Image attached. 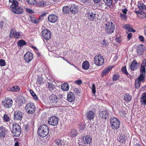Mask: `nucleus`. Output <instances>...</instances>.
Returning <instances> with one entry per match:
<instances>
[{
	"mask_svg": "<svg viewBox=\"0 0 146 146\" xmlns=\"http://www.w3.org/2000/svg\"><path fill=\"white\" fill-rule=\"evenodd\" d=\"M49 128L47 125H43L39 126L37 131L38 135L41 138H44L48 135Z\"/></svg>",
	"mask_w": 146,
	"mask_h": 146,
	"instance_id": "f257e3e1",
	"label": "nucleus"
},
{
	"mask_svg": "<svg viewBox=\"0 0 146 146\" xmlns=\"http://www.w3.org/2000/svg\"><path fill=\"white\" fill-rule=\"evenodd\" d=\"M110 126L113 129L117 130L119 129L120 125L119 120L117 117H111L110 120Z\"/></svg>",
	"mask_w": 146,
	"mask_h": 146,
	"instance_id": "f03ea898",
	"label": "nucleus"
},
{
	"mask_svg": "<svg viewBox=\"0 0 146 146\" xmlns=\"http://www.w3.org/2000/svg\"><path fill=\"white\" fill-rule=\"evenodd\" d=\"M12 133L13 135L16 137L19 136L21 133V129L19 125L17 123H14L12 125Z\"/></svg>",
	"mask_w": 146,
	"mask_h": 146,
	"instance_id": "7ed1b4c3",
	"label": "nucleus"
},
{
	"mask_svg": "<svg viewBox=\"0 0 146 146\" xmlns=\"http://www.w3.org/2000/svg\"><path fill=\"white\" fill-rule=\"evenodd\" d=\"M105 30L107 34H111L114 31L115 26L112 22H106L105 24Z\"/></svg>",
	"mask_w": 146,
	"mask_h": 146,
	"instance_id": "20e7f679",
	"label": "nucleus"
},
{
	"mask_svg": "<svg viewBox=\"0 0 146 146\" xmlns=\"http://www.w3.org/2000/svg\"><path fill=\"white\" fill-rule=\"evenodd\" d=\"M94 60V64L98 66H102L104 63V60L103 56L100 54H98L95 56Z\"/></svg>",
	"mask_w": 146,
	"mask_h": 146,
	"instance_id": "39448f33",
	"label": "nucleus"
},
{
	"mask_svg": "<svg viewBox=\"0 0 146 146\" xmlns=\"http://www.w3.org/2000/svg\"><path fill=\"white\" fill-rule=\"evenodd\" d=\"M25 109L27 113L32 114L35 112L36 108L33 103L30 102L26 104Z\"/></svg>",
	"mask_w": 146,
	"mask_h": 146,
	"instance_id": "423d86ee",
	"label": "nucleus"
},
{
	"mask_svg": "<svg viewBox=\"0 0 146 146\" xmlns=\"http://www.w3.org/2000/svg\"><path fill=\"white\" fill-rule=\"evenodd\" d=\"M2 103L4 107L9 108L12 106L13 101L11 99L9 98H6L4 100L2 101Z\"/></svg>",
	"mask_w": 146,
	"mask_h": 146,
	"instance_id": "0eeeda50",
	"label": "nucleus"
},
{
	"mask_svg": "<svg viewBox=\"0 0 146 146\" xmlns=\"http://www.w3.org/2000/svg\"><path fill=\"white\" fill-rule=\"evenodd\" d=\"M23 117V113L19 110H14L13 119L14 121H20Z\"/></svg>",
	"mask_w": 146,
	"mask_h": 146,
	"instance_id": "6e6552de",
	"label": "nucleus"
},
{
	"mask_svg": "<svg viewBox=\"0 0 146 146\" xmlns=\"http://www.w3.org/2000/svg\"><path fill=\"white\" fill-rule=\"evenodd\" d=\"M109 113L107 110H104L99 112L98 116L101 120L105 121L109 117Z\"/></svg>",
	"mask_w": 146,
	"mask_h": 146,
	"instance_id": "1a4fd4ad",
	"label": "nucleus"
},
{
	"mask_svg": "<svg viewBox=\"0 0 146 146\" xmlns=\"http://www.w3.org/2000/svg\"><path fill=\"white\" fill-rule=\"evenodd\" d=\"M59 118L55 116H52L49 118L48 122L50 125L53 126L57 125Z\"/></svg>",
	"mask_w": 146,
	"mask_h": 146,
	"instance_id": "9d476101",
	"label": "nucleus"
},
{
	"mask_svg": "<svg viewBox=\"0 0 146 146\" xmlns=\"http://www.w3.org/2000/svg\"><path fill=\"white\" fill-rule=\"evenodd\" d=\"M21 35L19 32L16 31L15 29H11L9 34V36L10 38L15 37L18 38Z\"/></svg>",
	"mask_w": 146,
	"mask_h": 146,
	"instance_id": "9b49d317",
	"label": "nucleus"
},
{
	"mask_svg": "<svg viewBox=\"0 0 146 146\" xmlns=\"http://www.w3.org/2000/svg\"><path fill=\"white\" fill-rule=\"evenodd\" d=\"M42 35L43 38L46 40H49L51 37V34L48 29H44L42 32Z\"/></svg>",
	"mask_w": 146,
	"mask_h": 146,
	"instance_id": "f8f14e48",
	"label": "nucleus"
},
{
	"mask_svg": "<svg viewBox=\"0 0 146 146\" xmlns=\"http://www.w3.org/2000/svg\"><path fill=\"white\" fill-rule=\"evenodd\" d=\"M69 9L70 11L74 15L77 14L79 11L78 7L75 4H72Z\"/></svg>",
	"mask_w": 146,
	"mask_h": 146,
	"instance_id": "ddd939ff",
	"label": "nucleus"
},
{
	"mask_svg": "<svg viewBox=\"0 0 146 146\" xmlns=\"http://www.w3.org/2000/svg\"><path fill=\"white\" fill-rule=\"evenodd\" d=\"M24 58L26 62H29L33 59V55L32 53L28 52L24 55Z\"/></svg>",
	"mask_w": 146,
	"mask_h": 146,
	"instance_id": "4468645a",
	"label": "nucleus"
},
{
	"mask_svg": "<svg viewBox=\"0 0 146 146\" xmlns=\"http://www.w3.org/2000/svg\"><path fill=\"white\" fill-rule=\"evenodd\" d=\"M8 130L6 128L1 126L0 127V137L1 138H4L8 133Z\"/></svg>",
	"mask_w": 146,
	"mask_h": 146,
	"instance_id": "2eb2a0df",
	"label": "nucleus"
},
{
	"mask_svg": "<svg viewBox=\"0 0 146 146\" xmlns=\"http://www.w3.org/2000/svg\"><path fill=\"white\" fill-rule=\"evenodd\" d=\"M86 14L87 17L90 21H92L96 19V14L93 13L91 11H88Z\"/></svg>",
	"mask_w": 146,
	"mask_h": 146,
	"instance_id": "dca6fc26",
	"label": "nucleus"
},
{
	"mask_svg": "<svg viewBox=\"0 0 146 146\" xmlns=\"http://www.w3.org/2000/svg\"><path fill=\"white\" fill-rule=\"evenodd\" d=\"M11 11L14 13L17 14H22L24 11L22 8L18 6L15 7H13Z\"/></svg>",
	"mask_w": 146,
	"mask_h": 146,
	"instance_id": "f3484780",
	"label": "nucleus"
},
{
	"mask_svg": "<svg viewBox=\"0 0 146 146\" xmlns=\"http://www.w3.org/2000/svg\"><path fill=\"white\" fill-rule=\"evenodd\" d=\"M50 100L51 103L54 105L58 102L59 98L55 94H52L50 97Z\"/></svg>",
	"mask_w": 146,
	"mask_h": 146,
	"instance_id": "a211bd4d",
	"label": "nucleus"
},
{
	"mask_svg": "<svg viewBox=\"0 0 146 146\" xmlns=\"http://www.w3.org/2000/svg\"><path fill=\"white\" fill-rule=\"evenodd\" d=\"M57 20L58 17L55 15L51 14L48 17V20L51 23H55L57 21Z\"/></svg>",
	"mask_w": 146,
	"mask_h": 146,
	"instance_id": "6ab92c4d",
	"label": "nucleus"
},
{
	"mask_svg": "<svg viewBox=\"0 0 146 146\" xmlns=\"http://www.w3.org/2000/svg\"><path fill=\"white\" fill-rule=\"evenodd\" d=\"M75 96L74 93L71 92L68 93L67 100L70 102H73L75 100Z\"/></svg>",
	"mask_w": 146,
	"mask_h": 146,
	"instance_id": "aec40b11",
	"label": "nucleus"
},
{
	"mask_svg": "<svg viewBox=\"0 0 146 146\" xmlns=\"http://www.w3.org/2000/svg\"><path fill=\"white\" fill-rule=\"evenodd\" d=\"M112 67L111 66H109L105 68L103 70L101 74V76L103 77L107 75L110 72V70L112 69Z\"/></svg>",
	"mask_w": 146,
	"mask_h": 146,
	"instance_id": "412c9836",
	"label": "nucleus"
},
{
	"mask_svg": "<svg viewBox=\"0 0 146 146\" xmlns=\"http://www.w3.org/2000/svg\"><path fill=\"white\" fill-rule=\"evenodd\" d=\"M127 139V136L123 134H121L119 138L117 139L119 141L124 144H125Z\"/></svg>",
	"mask_w": 146,
	"mask_h": 146,
	"instance_id": "4be33fe9",
	"label": "nucleus"
},
{
	"mask_svg": "<svg viewBox=\"0 0 146 146\" xmlns=\"http://www.w3.org/2000/svg\"><path fill=\"white\" fill-rule=\"evenodd\" d=\"M123 27L129 32H135L136 31L129 24L125 25Z\"/></svg>",
	"mask_w": 146,
	"mask_h": 146,
	"instance_id": "5701e85b",
	"label": "nucleus"
},
{
	"mask_svg": "<svg viewBox=\"0 0 146 146\" xmlns=\"http://www.w3.org/2000/svg\"><path fill=\"white\" fill-rule=\"evenodd\" d=\"M83 140L85 144H90L92 140V138L90 135H86L83 137Z\"/></svg>",
	"mask_w": 146,
	"mask_h": 146,
	"instance_id": "b1692460",
	"label": "nucleus"
},
{
	"mask_svg": "<svg viewBox=\"0 0 146 146\" xmlns=\"http://www.w3.org/2000/svg\"><path fill=\"white\" fill-rule=\"evenodd\" d=\"M138 67V64L135 60H134L131 63L130 67L131 70H136Z\"/></svg>",
	"mask_w": 146,
	"mask_h": 146,
	"instance_id": "393cba45",
	"label": "nucleus"
},
{
	"mask_svg": "<svg viewBox=\"0 0 146 146\" xmlns=\"http://www.w3.org/2000/svg\"><path fill=\"white\" fill-rule=\"evenodd\" d=\"M86 117L87 118L91 120L93 119L95 116V113L92 111H89L86 114Z\"/></svg>",
	"mask_w": 146,
	"mask_h": 146,
	"instance_id": "a878e982",
	"label": "nucleus"
},
{
	"mask_svg": "<svg viewBox=\"0 0 146 146\" xmlns=\"http://www.w3.org/2000/svg\"><path fill=\"white\" fill-rule=\"evenodd\" d=\"M78 133L77 131L75 129H72L70 132L69 133V136L72 137H76Z\"/></svg>",
	"mask_w": 146,
	"mask_h": 146,
	"instance_id": "bb28decb",
	"label": "nucleus"
},
{
	"mask_svg": "<svg viewBox=\"0 0 146 146\" xmlns=\"http://www.w3.org/2000/svg\"><path fill=\"white\" fill-rule=\"evenodd\" d=\"M145 46L143 44L139 45L137 48V53L139 54H141L144 51Z\"/></svg>",
	"mask_w": 146,
	"mask_h": 146,
	"instance_id": "cd10ccee",
	"label": "nucleus"
},
{
	"mask_svg": "<svg viewBox=\"0 0 146 146\" xmlns=\"http://www.w3.org/2000/svg\"><path fill=\"white\" fill-rule=\"evenodd\" d=\"M132 99V96L129 94L126 93L124 95V100L126 102H129Z\"/></svg>",
	"mask_w": 146,
	"mask_h": 146,
	"instance_id": "c85d7f7f",
	"label": "nucleus"
},
{
	"mask_svg": "<svg viewBox=\"0 0 146 146\" xmlns=\"http://www.w3.org/2000/svg\"><path fill=\"white\" fill-rule=\"evenodd\" d=\"M19 106H22L25 104L26 102V98L23 96L20 97L18 100Z\"/></svg>",
	"mask_w": 146,
	"mask_h": 146,
	"instance_id": "c756f323",
	"label": "nucleus"
},
{
	"mask_svg": "<svg viewBox=\"0 0 146 146\" xmlns=\"http://www.w3.org/2000/svg\"><path fill=\"white\" fill-rule=\"evenodd\" d=\"M9 3L11 4L10 8L12 9L13 7H15L18 6L19 3L16 0H9Z\"/></svg>",
	"mask_w": 146,
	"mask_h": 146,
	"instance_id": "7c9ffc66",
	"label": "nucleus"
},
{
	"mask_svg": "<svg viewBox=\"0 0 146 146\" xmlns=\"http://www.w3.org/2000/svg\"><path fill=\"white\" fill-rule=\"evenodd\" d=\"M140 102L142 104L146 105V93H143L142 94Z\"/></svg>",
	"mask_w": 146,
	"mask_h": 146,
	"instance_id": "2f4dec72",
	"label": "nucleus"
},
{
	"mask_svg": "<svg viewBox=\"0 0 146 146\" xmlns=\"http://www.w3.org/2000/svg\"><path fill=\"white\" fill-rule=\"evenodd\" d=\"M141 74L138 77L137 79L141 82H143L145 81V73L143 72L142 71H140Z\"/></svg>",
	"mask_w": 146,
	"mask_h": 146,
	"instance_id": "473e14b6",
	"label": "nucleus"
},
{
	"mask_svg": "<svg viewBox=\"0 0 146 146\" xmlns=\"http://www.w3.org/2000/svg\"><path fill=\"white\" fill-rule=\"evenodd\" d=\"M90 64L88 61H84L82 63V66L84 69L88 70L89 68Z\"/></svg>",
	"mask_w": 146,
	"mask_h": 146,
	"instance_id": "72a5a7b5",
	"label": "nucleus"
},
{
	"mask_svg": "<svg viewBox=\"0 0 146 146\" xmlns=\"http://www.w3.org/2000/svg\"><path fill=\"white\" fill-rule=\"evenodd\" d=\"M61 88L64 91H67L69 88V86L68 83H65L62 84Z\"/></svg>",
	"mask_w": 146,
	"mask_h": 146,
	"instance_id": "f704fd0d",
	"label": "nucleus"
},
{
	"mask_svg": "<svg viewBox=\"0 0 146 146\" xmlns=\"http://www.w3.org/2000/svg\"><path fill=\"white\" fill-rule=\"evenodd\" d=\"M138 7L140 10H142L146 8V6L143 3L142 1H139L138 3Z\"/></svg>",
	"mask_w": 146,
	"mask_h": 146,
	"instance_id": "c9c22d12",
	"label": "nucleus"
},
{
	"mask_svg": "<svg viewBox=\"0 0 146 146\" xmlns=\"http://www.w3.org/2000/svg\"><path fill=\"white\" fill-rule=\"evenodd\" d=\"M36 83L37 84L41 85L44 84V78L42 77H38Z\"/></svg>",
	"mask_w": 146,
	"mask_h": 146,
	"instance_id": "e433bc0d",
	"label": "nucleus"
},
{
	"mask_svg": "<svg viewBox=\"0 0 146 146\" xmlns=\"http://www.w3.org/2000/svg\"><path fill=\"white\" fill-rule=\"evenodd\" d=\"M54 142L56 145L57 146H62L64 145L62 144L63 142L62 141V140L60 139H56L55 140Z\"/></svg>",
	"mask_w": 146,
	"mask_h": 146,
	"instance_id": "4c0bfd02",
	"label": "nucleus"
},
{
	"mask_svg": "<svg viewBox=\"0 0 146 146\" xmlns=\"http://www.w3.org/2000/svg\"><path fill=\"white\" fill-rule=\"evenodd\" d=\"M140 71H142L143 72L145 73V71H146V61L145 63H142Z\"/></svg>",
	"mask_w": 146,
	"mask_h": 146,
	"instance_id": "58836bf2",
	"label": "nucleus"
},
{
	"mask_svg": "<svg viewBox=\"0 0 146 146\" xmlns=\"http://www.w3.org/2000/svg\"><path fill=\"white\" fill-rule=\"evenodd\" d=\"M27 44L26 42L24 40H19L17 42L18 45L20 47L25 45Z\"/></svg>",
	"mask_w": 146,
	"mask_h": 146,
	"instance_id": "ea45409f",
	"label": "nucleus"
},
{
	"mask_svg": "<svg viewBox=\"0 0 146 146\" xmlns=\"http://www.w3.org/2000/svg\"><path fill=\"white\" fill-rule=\"evenodd\" d=\"M40 20L39 19H38L35 17H31V21L32 23L34 24H36L39 23Z\"/></svg>",
	"mask_w": 146,
	"mask_h": 146,
	"instance_id": "a19ab883",
	"label": "nucleus"
},
{
	"mask_svg": "<svg viewBox=\"0 0 146 146\" xmlns=\"http://www.w3.org/2000/svg\"><path fill=\"white\" fill-rule=\"evenodd\" d=\"M30 92L32 97L35 99V100L36 101H38V98L37 96L32 90H30Z\"/></svg>",
	"mask_w": 146,
	"mask_h": 146,
	"instance_id": "79ce46f5",
	"label": "nucleus"
},
{
	"mask_svg": "<svg viewBox=\"0 0 146 146\" xmlns=\"http://www.w3.org/2000/svg\"><path fill=\"white\" fill-rule=\"evenodd\" d=\"M3 119L4 121L7 122L10 120V118L7 114H5L3 115Z\"/></svg>",
	"mask_w": 146,
	"mask_h": 146,
	"instance_id": "37998d69",
	"label": "nucleus"
},
{
	"mask_svg": "<svg viewBox=\"0 0 146 146\" xmlns=\"http://www.w3.org/2000/svg\"><path fill=\"white\" fill-rule=\"evenodd\" d=\"M69 9L68 6H64L62 8V11L64 14H68L69 13Z\"/></svg>",
	"mask_w": 146,
	"mask_h": 146,
	"instance_id": "c03bdc74",
	"label": "nucleus"
},
{
	"mask_svg": "<svg viewBox=\"0 0 146 146\" xmlns=\"http://www.w3.org/2000/svg\"><path fill=\"white\" fill-rule=\"evenodd\" d=\"M109 44L108 42L104 39L103 41L102 42V45L103 47H106Z\"/></svg>",
	"mask_w": 146,
	"mask_h": 146,
	"instance_id": "a18cd8bd",
	"label": "nucleus"
},
{
	"mask_svg": "<svg viewBox=\"0 0 146 146\" xmlns=\"http://www.w3.org/2000/svg\"><path fill=\"white\" fill-rule=\"evenodd\" d=\"M141 81L136 79L135 81V86L136 88H138L140 86Z\"/></svg>",
	"mask_w": 146,
	"mask_h": 146,
	"instance_id": "49530a36",
	"label": "nucleus"
},
{
	"mask_svg": "<svg viewBox=\"0 0 146 146\" xmlns=\"http://www.w3.org/2000/svg\"><path fill=\"white\" fill-rule=\"evenodd\" d=\"M119 74H115L113 76V81H116L119 79Z\"/></svg>",
	"mask_w": 146,
	"mask_h": 146,
	"instance_id": "de8ad7c7",
	"label": "nucleus"
},
{
	"mask_svg": "<svg viewBox=\"0 0 146 146\" xmlns=\"http://www.w3.org/2000/svg\"><path fill=\"white\" fill-rule=\"evenodd\" d=\"M105 4L108 6H110L112 3V0H104Z\"/></svg>",
	"mask_w": 146,
	"mask_h": 146,
	"instance_id": "09e8293b",
	"label": "nucleus"
},
{
	"mask_svg": "<svg viewBox=\"0 0 146 146\" xmlns=\"http://www.w3.org/2000/svg\"><path fill=\"white\" fill-rule=\"evenodd\" d=\"M46 4V2L43 1H40L38 3V5L39 6H42L44 7L45 6Z\"/></svg>",
	"mask_w": 146,
	"mask_h": 146,
	"instance_id": "8fccbe9b",
	"label": "nucleus"
},
{
	"mask_svg": "<svg viewBox=\"0 0 146 146\" xmlns=\"http://www.w3.org/2000/svg\"><path fill=\"white\" fill-rule=\"evenodd\" d=\"M28 3L31 5H35L36 4V0H26Z\"/></svg>",
	"mask_w": 146,
	"mask_h": 146,
	"instance_id": "3c124183",
	"label": "nucleus"
},
{
	"mask_svg": "<svg viewBox=\"0 0 146 146\" xmlns=\"http://www.w3.org/2000/svg\"><path fill=\"white\" fill-rule=\"evenodd\" d=\"M120 16L122 20H126L127 19V16L125 14L121 13L120 14Z\"/></svg>",
	"mask_w": 146,
	"mask_h": 146,
	"instance_id": "603ef678",
	"label": "nucleus"
},
{
	"mask_svg": "<svg viewBox=\"0 0 146 146\" xmlns=\"http://www.w3.org/2000/svg\"><path fill=\"white\" fill-rule=\"evenodd\" d=\"M6 65V62L3 59H0V65L1 66H5Z\"/></svg>",
	"mask_w": 146,
	"mask_h": 146,
	"instance_id": "864d4df0",
	"label": "nucleus"
},
{
	"mask_svg": "<svg viewBox=\"0 0 146 146\" xmlns=\"http://www.w3.org/2000/svg\"><path fill=\"white\" fill-rule=\"evenodd\" d=\"M122 71L124 74L126 75H127L128 74V72L127 71L126 67L125 66L122 68Z\"/></svg>",
	"mask_w": 146,
	"mask_h": 146,
	"instance_id": "5fc2aeb1",
	"label": "nucleus"
},
{
	"mask_svg": "<svg viewBox=\"0 0 146 146\" xmlns=\"http://www.w3.org/2000/svg\"><path fill=\"white\" fill-rule=\"evenodd\" d=\"M95 85V84H93L92 85V88H91L93 94H95L96 92Z\"/></svg>",
	"mask_w": 146,
	"mask_h": 146,
	"instance_id": "6e6d98bb",
	"label": "nucleus"
},
{
	"mask_svg": "<svg viewBox=\"0 0 146 146\" xmlns=\"http://www.w3.org/2000/svg\"><path fill=\"white\" fill-rule=\"evenodd\" d=\"M26 11L28 13L31 14L33 13H34V11L31 9L28 8L26 9Z\"/></svg>",
	"mask_w": 146,
	"mask_h": 146,
	"instance_id": "4d7b16f0",
	"label": "nucleus"
},
{
	"mask_svg": "<svg viewBox=\"0 0 146 146\" xmlns=\"http://www.w3.org/2000/svg\"><path fill=\"white\" fill-rule=\"evenodd\" d=\"M15 86H13L12 88L9 87L7 88V90L8 91H15Z\"/></svg>",
	"mask_w": 146,
	"mask_h": 146,
	"instance_id": "13d9d810",
	"label": "nucleus"
},
{
	"mask_svg": "<svg viewBox=\"0 0 146 146\" xmlns=\"http://www.w3.org/2000/svg\"><path fill=\"white\" fill-rule=\"evenodd\" d=\"M139 39L140 41L142 42L144 41V38L143 36L142 35H140L139 37Z\"/></svg>",
	"mask_w": 146,
	"mask_h": 146,
	"instance_id": "bf43d9fd",
	"label": "nucleus"
},
{
	"mask_svg": "<svg viewBox=\"0 0 146 146\" xmlns=\"http://www.w3.org/2000/svg\"><path fill=\"white\" fill-rule=\"evenodd\" d=\"M48 86V87L50 90H52L54 88V87L52 84H49Z\"/></svg>",
	"mask_w": 146,
	"mask_h": 146,
	"instance_id": "052dcab7",
	"label": "nucleus"
},
{
	"mask_svg": "<svg viewBox=\"0 0 146 146\" xmlns=\"http://www.w3.org/2000/svg\"><path fill=\"white\" fill-rule=\"evenodd\" d=\"M24 127L26 131H27L28 130V129L29 128V126L28 124L27 125H24Z\"/></svg>",
	"mask_w": 146,
	"mask_h": 146,
	"instance_id": "680f3d73",
	"label": "nucleus"
},
{
	"mask_svg": "<svg viewBox=\"0 0 146 146\" xmlns=\"http://www.w3.org/2000/svg\"><path fill=\"white\" fill-rule=\"evenodd\" d=\"M76 82L78 84L80 85L82 83V81L81 80H79L76 81Z\"/></svg>",
	"mask_w": 146,
	"mask_h": 146,
	"instance_id": "e2e57ef3",
	"label": "nucleus"
},
{
	"mask_svg": "<svg viewBox=\"0 0 146 146\" xmlns=\"http://www.w3.org/2000/svg\"><path fill=\"white\" fill-rule=\"evenodd\" d=\"M132 36V33H129L128 34L127 36V38L128 40H129Z\"/></svg>",
	"mask_w": 146,
	"mask_h": 146,
	"instance_id": "0e129e2a",
	"label": "nucleus"
},
{
	"mask_svg": "<svg viewBox=\"0 0 146 146\" xmlns=\"http://www.w3.org/2000/svg\"><path fill=\"white\" fill-rule=\"evenodd\" d=\"M46 14L44 13L42 14L39 18V19L40 20H42L43 19V17L44 16L46 15Z\"/></svg>",
	"mask_w": 146,
	"mask_h": 146,
	"instance_id": "69168bd1",
	"label": "nucleus"
},
{
	"mask_svg": "<svg viewBox=\"0 0 146 146\" xmlns=\"http://www.w3.org/2000/svg\"><path fill=\"white\" fill-rule=\"evenodd\" d=\"M135 13L137 15L140 14L141 15L142 14V12L140 11H135Z\"/></svg>",
	"mask_w": 146,
	"mask_h": 146,
	"instance_id": "338daca9",
	"label": "nucleus"
},
{
	"mask_svg": "<svg viewBox=\"0 0 146 146\" xmlns=\"http://www.w3.org/2000/svg\"><path fill=\"white\" fill-rule=\"evenodd\" d=\"M15 91H19L20 89L19 87L18 86H15Z\"/></svg>",
	"mask_w": 146,
	"mask_h": 146,
	"instance_id": "774afa93",
	"label": "nucleus"
}]
</instances>
